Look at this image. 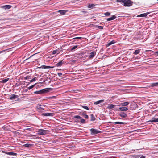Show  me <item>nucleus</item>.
Returning <instances> with one entry per match:
<instances>
[{
    "label": "nucleus",
    "instance_id": "obj_1",
    "mask_svg": "<svg viewBox=\"0 0 158 158\" xmlns=\"http://www.w3.org/2000/svg\"><path fill=\"white\" fill-rule=\"evenodd\" d=\"M117 2L123 3L125 6L130 7L132 5L133 2L131 0H116Z\"/></svg>",
    "mask_w": 158,
    "mask_h": 158
},
{
    "label": "nucleus",
    "instance_id": "obj_2",
    "mask_svg": "<svg viewBox=\"0 0 158 158\" xmlns=\"http://www.w3.org/2000/svg\"><path fill=\"white\" fill-rule=\"evenodd\" d=\"M49 131L43 129H39L37 131V134L39 135H44L48 133Z\"/></svg>",
    "mask_w": 158,
    "mask_h": 158
},
{
    "label": "nucleus",
    "instance_id": "obj_3",
    "mask_svg": "<svg viewBox=\"0 0 158 158\" xmlns=\"http://www.w3.org/2000/svg\"><path fill=\"white\" fill-rule=\"evenodd\" d=\"M48 91L46 89H43L39 91H37L34 92V94H42L47 92Z\"/></svg>",
    "mask_w": 158,
    "mask_h": 158
},
{
    "label": "nucleus",
    "instance_id": "obj_4",
    "mask_svg": "<svg viewBox=\"0 0 158 158\" xmlns=\"http://www.w3.org/2000/svg\"><path fill=\"white\" fill-rule=\"evenodd\" d=\"M91 134H95L100 133L101 131L96 129L92 128L90 129Z\"/></svg>",
    "mask_w": 158,
    "mask_h": 158
},
{
    "label": "nucleus",
    "instance_id": "obj_5",
    "mask_svg": "<svg viewBox=\"0 0 158 158\" xmlns=\"http://www.w3.org/2000/svg\"><path fill=\"white\" fill-rule=\"evenodd\" d=\"M53 113H43L42 114V115L45 116H53Z\"/></svg>",
    "mask_w": 158,
    "mask_h": 158
},
{
    "label": "nucleus",
    "instance_id": "obj_6",
    "mask_svg": "<svg viewBox=\"0 0 158 158\" xmlns=\"http://www.w3.org/2000/svg\"><path fill=\"white\" fill-rule=\"evenodd\" d=\"M149 13V12L143 14H141L140 15H138L137 16V17H146L147 15Z\"/></svg>",
    "mask_w": 158,
    "mask_h": 158
},
{
    "label": "nucleus",
    "instance_id": "obj_7",
    "mask_svg": "<svg viewBox=\"0 0 158 158\" xmlns=\"http://www.w3.org/2000/svg\"><path fill=\"white\" fill-rule=\"evenodd\" d=\"M119 115L122 117L126 118L127 117V115L126 114L123 112H121L119 113Z\"/></svg>",
    "mask_w": 158,
    "mask_h": 158
},
{
    "label": "nucleus",
    "instance_id": "obj_8",
    "mask_svg": "<svg viewBox=\"0 0 158 158\" xmlns=\"http://www.w3.org/2000/svg\"><path fill=\"white\" fill-rule=\"evenodd\" d=\"M67 12V10H59L58 11V12L60 13L61 15H64Z\"/></svg>",
    "mask_w": 158,
    "mask_h": 158
},
{
    "label": "nucleus",
    "instance_id": "obj_9",
    "mask_svg": "<svg viewBox=\"0 0 158 158\" xmlns=\"http://www.w3.org/2000/svg\"><path fill=\"white\" fill-rule=\"evenodd\" d=\"M120 110L122 111H126L128 110V108L125 107H123L119 108Z\"/></svg>",
    "mask_w": 158,
    "mask_h": 158
},
{
    "label": "nucleus",
    "instance_id": "obj_10",
    "mask_svg": "<svg viewBox=\"0 0 158 158\" xmlns=\"http://www.w3.org/2000/svg\"><path fill=\"white\" fill-rule=\"evenodd\" d=\"M64 62L63 60L60 61L58 63L56 64V67H59L61 66L64 63Z\"/></svg>",
    "mask_w": 158,
    "mask_h": 158
},
{
    "label": "nucleus",
    "instance_id": "obj_11",
    "mask_svg": "<svg viewBox=\"0 0 158 158\" xmlns=\"http://www.w3.org/2000/svg\"><path fill=\"white\" fill-rule=\"evenodd\" d=\"M116 17L115 15H114L112 16L110 18H109L107 19V21H108L112 20H113V19H115L116 18Z\"/></svg>",
    "mask_w": 158,
    "mask_h": 158
},
{
    "label": "nucleus",
    "instance_id": "obj_12",
    "mask_svg": "<svg viewBox=\"0 0 158 158\" xmlns=\"http://www.w3.org/2000/svg\"><path fill=\"white\" fill-rule=\"evenodd\" d=\"M17 97H18V96L17 95L12 94L10 97V99L11 100H12L13 99H15Z\"/></svg>",
    "mask_w": 158,
    "mask_h": 158
},
{
    "label": "nucleus",
    "instance_id": "obj_13",
    "mask_svg": "<svg viewBox=\"0 0 158 158\" xmlns=\"http://www.w3.org/2000/svg\"><path fill=\"white\" fill-rule=\"evenodd\" d=\"M54 67H51L50 66L42 65L40 68L43 69H49L54 68Z\"/></svg>",
    "mask_w": 158,
    "mask_h": 158
},
{
    "label": "nucleus",
    "instance_id": "obj_14",
    "mask_svg": "<svg viewBox=\"0 0 158 158\" xmlns=\"http://www.w3.org/2000/svg\"><path fill=\"white\" fill-rule=\"evenodd\" d=\"M116 106L115 105L109 104L108 105L107 108L109 109H112Z\"/></svg>",
    "mask_w": 158,
    "mask_h": 158
},
{
    "label": "nucleus",
    "instance_id": "obj_15",
    "mask_svg": "<svg viewBox=\"0 0 158 158\" xmlns=\"http://www.w3.org/2000/svg\"><path fill=\"white\" fill-rule=\"evenodd\" d=\"M104 100H100L98 101H96L94 102V104H98L99 103H101L103 102H104Z\"/></svg>",
    "mask_w": 158,
    "mask_h": 158
},
{
    "label": "nucleus",
    "instance_id": "obj_16",
    "mask_svg": "<svg viewBox=\"0 0 158 158\" xmlns=\"http://www.w3.org/2000/svg\"><path fill=\"white\" fill-rule=\"evenodd\" d=\"M11 7V6L9 5H6L3 6V8L6 10L9 9Z\"/></svg>",
    "mask_w": 158,
    "mask_h": 158
},
{
    "label": "nucleus",
    "instance_id": "obj_17",
    "mask_svg": "<svg viewBox=\"0 0 158 158\" xmlns=\"http://www.w3.org/2000/svg\"><path fill=\"white\" fill-rule=\"evenodd\" d=\"M149 121L151 122H158V118H152L151 120H150Z\"/></svg>",
    "mask_w": 158,
    "mask_h": 158
},
{
    "label": "nucleus",
    "instance_id": "obj_18",
    "mask_svg": "<svg viewBox=\"0 0 158 158\" xmlns=\"http://www.w3.org/2000/svg\"><path fill=\"white\" fill-rule=\"evenodd\" d=\"M95 54V53L94 52H92L90 53L89 57L90 58H93Z\"/></svg>",
    "mask_w": 158,
    "mask_h": 158
},
{
    "label": "nucleus",
    "instance_id": "obj_19",
    "mask_svg": "<svg viewBox=\"0 0 158 158\" xmlns=\"http://www.w3.org/2000/svg\"><path fill=\"white\" fill-rule=\"evenodd\" d=\"M6 154L8 155L11 156H16L17 154L16 153L12 152H7Z\"/></svg>",
    "mask_w": 158,
    "mask_h": 158
},
{
    "label": "nucleus",
    "instance_id": "obj_20",
    "mask_svg": "<svg viewBox=\"0 0 158 158\" xmlns=\"http://www.w3.org/2000/svg\"><path fill=\"white\" fill-rule=\"evenodd\" d=\"M151 86L152 87H154L158 86V82L152 83L151 84Z\"/></svg>",
    "mask_w": 158,
    "mask_h": 158
},
{
    "label": "nucleus",
    "instance_id": "obj_21",
    "mask_svg": "<svg viewBox=\"0 0 158 158\" xmlns=\"http://www.w3.org/2000/svg\"><path fill=\"white\" fill-rule=\"evenodd\" d=\"M9 80V78H8L0 81V82L1 83H4L6 82Z\"/></svg>",
    "mask_w": 158,
    "mask_h": 158
},
{
    "label": "nucleus",
    "instance_id": "obj_22",
    "mask_svg": "<svg viewBox=\"0 0 158 158\" xmlns=\"http://www.w3.org/2000/svg\"><path fill=\"white\" fill-rule=\"evenodd\" d=\"M90 116L91 121H94L95 120V118L93 114H90Z\"/></svg>",
    "mask_w": 158,
    "mask_h": 158
},
{
    "label": "nucleus",
    "instance_id": "obj_23",
    "mask_svg": "<svg viewBox=\"0 0 158 158\" xmlns=\"http://www.w3.org/2000/svg\"><path fill=\"white\" fill-rule=\"evenodd\" d=\"M114 43H115V41L114 40H112V41H110V42L109 43H108L107 44V46H110V45L114 44Z\"/></svg>",
    "mask_w": 158,
    "mask_h": 158
},
{
    "label": "nucleus",
    "instance_id": "obj_24",
    "mask_svg": "<svg viewBox=\"0 0 158 158\" xmlns=\"http://www.w3.org/2000/svg\"><path fill=\"white\" fill-rule=\"evenodd\" d=\"M129 103L128 102H125L123 103H122L121 104V105L122 106H125L128 105L129 104Z\"/></svg>",
    "mask_w": 158,
    "mask_h": 158
},
{
    "label": "nucleus",
    "instance_id": "obj_25",
    "mask_svg": "<svg viewBox=\"0 0 158 158\" xmlns=\"http://www.w3.org/2000/svg\"><path fill=\"white\" fill-rule=\"evenodd\" d=\"M32 145L31 144L26 143L23 145V146L25 147H29Z\"/></svg>",
    "mask_w": 158,
    "mask_h": 158
},
{
    "label": "nucleus",
    "instance_id": "obj_26",
    "mask_svg": "<svg viewBox=\"0 0 158 158\" xmlns=\"http://www.w3.org/2000/svg\"><path fill=\"white\" fill-rule=\"evenodd\" d=\"M140 51L139 50H135L134 52V53L135 54L137 55L138 54H139V53Z\"/></svg>",
    "mask_w": 158,
    "mask_h": 158
},
{
    "label": "nucleus",
    "instance_id": "obj_27",
    "mask_svg": "<svg viewBox=\"0 0 158 158\" xmlns=\"http://www.w3.org/2000/svg\"><path fill=\"white\" fill-rule=\"evenodd\" d=\"M115 124H123L125 123H124L119 122H116L114 123Z\"/></svg>",
    "mask_w": 158,
    "mask_h": 158
},
{
    "label": "nucleus",
    "instance_id": "obj_28",
    "mask_svg": "<svg viewBox=\"0 0 158 158\" xmlns=\"http://www.w3.org/2000/svg\"><path fill=\"white\" fill-rule=\"evenodd\" d=\"M95 5L94 4H89L88 6V7L89 8H93L94 6H95Z\"/></svg>",
    "mask_w": 158,
    "mask_h": 158
},
{
    "label": "nucleus",
    "instance_id": "obj_29",
    "mask_svg": "<svg viewBox=\"0 0 158 158\" xmlns=\"http://www.w3.org/2000/svg\"><path fill=\"white\" fill-rule=\"evenodd\" d=\"M74 118L77 119H81L82 118L79 115H76L74 116Z\"/></svg>",
    "mask_w": 158,
    "mask_h": 158
},
{
    "label": "nucleus",
    "instance_id": "obj_30",
    "mask_svg": "<svg viewBox=\"0 0 158 158\" xmlns=\"http://www.w3.org/2000/svg\"><path fill=\"white\" fill-rule=\"evenodd\" d=\"M36 84V83H35V84L31 86H30L28 87V89L30 90V89H32L34 87L35 85Z\"/></svg>",
    "mask_w": 158,
    "mask_h": 158
},
{
    "label": "nucleus",
    "instance_id": "obj_31",
    "mask_svg": "<svg viewBox=\"0 0 158 158\" xmlns=\"http://www.w3.org/2000/svg\"><path fill=\"white\" fill-rule=\"evenodd\" d=\"M110 13L108 12H107L104 14V15L106 16H108L110 15Z\"/></svg>",
    "mask_w": 158,
    "mask_h": 158
},
{
    "label": "nucleus",
    "instance_id": "obj_32",
    "mask_svg": "<svg viewBox=\"0 0 158 158\" xmlns=\"http://www.w3.org/2000/svg\"><path fill=\"white\" fill-rule=\"evenodd\" d=\"M82 107L87 110H89V108L86 106H82Z\"/></svg>",
    "mask_w": 158,
    "mask_h": 158
},
{
    "label": "nucleus",
    "instance_id": "obj_33",
    "mask_svg": "<svg viewBox=\"0 0 158 158\" xmlns=\"http://www.w3.org/2000/svg\"><path fill=\"white\" fill-rule=\"evenodd\" d=\"M77 46H74L71 48V50H73L77 48Z\"/></svg>",
    "mask_w": 158,
    "mask_h": 158
},
{
    "label": "nucleus",
    "instance_id": "obj_34",
    "mask_svg": "<svg viewBox=\"0 0 158 158\" xmlns=\"http://www.w3.org/2000/svg\"><path fill=\"white\" fill-rule=\"evenodd\" d=\"M81 119V122L82 123H85V120L84 119H82V118Z\"/></svg>",
    "mask_w": 158,
    "mask_h": 158
},
{
    "label": "nucleus",
    "instance_id": "obj_35",
    "mask_svg": "<svg viewBox=\"0 0 158 158\" xmlns=\"http://www.w3.org/2000/svg\"><path fill=\"white\" fill-rule=\"evenodd\" d=\"M36 77H35L34 78L32 79V80H31L30 81V82H32L34 81H35L36 80Z\"/></svg>",
    "mask_w": 158,
    "mask_h": 158
},
{
    "label": "nucleus",
    "instance_id": "obj_36",
    "mask_svg": "<svg viewBox=\"0 0 158 158\" xmlns=\"http://www.w3.org/2000/svg\"><path fill=\"white\" fill-rule=\"evenodd\" d=\"M98 28L100 29H103V27L102 26H98Z\"/></svg>",
    "mask_w": 158,
    "mask_h": 158
},
{
    "label": "nucleus",
    "instance_id": "obj_37",
    "mask_svg": "<svg viewBox=\"0 0 158 158\" xmlns=\"http://www.w3.org/2000/svg\"><path fill=\"white\" fill-rule=\"evenodd\" d=\"M81 38V37H75L73 38V40H77V39H79Z\"/></svg>",
    "mask_w": 158,
    "mask_h": 158
},
{
    "label": "nucleus",
    "instance_id": "obj_38",
    "mask_svg": "<svg viewBox=\"0 0 158 158\" xmlns=\"http://www.w3.org/2000/svg\"><path fill=\"white\" fill-rule=\"evenodd\" d=\"M37 108L38 109H43V108L41 107V105H39V106H37Z\"/></svg>",
    "mask_w": 158,
    "mask_h": 158
},
{
    "label": "nucleus",
    "instance_id": "obj_39",
    "mask_svg": "<svg viewBox=\"0 0 158 158\" xmlns=\"http://www.w3.org/2000/svg\"><path fill=\"white\" fill-rule=\"evenodd\" d=\"M138 156H140V158H145V156H143V155H141V156H140V155H138Z\"/></svg>",
    "mask_w": 158,
    "mask_h": 158
},
{
    "label": "nucleus",
    "instance_id": "obj_40",
    "mask_svg": "<svg viewBox=\"0 0 158 158\" xmlns=\"http://www.w3.org/2000/svg\"><path fill=\"white\" fill-rule=\"evenodd\" d=\"M58 75L60 77L62 75V73H57Z\"/></svg>",
    "mask_w": 158,
    "mask_h": 158
},
{
    "label": "nucleus",
    "instance_id": "obj_41",
    "mask_svg": "<svg viewBox=\"0 0 158 158\" xmlns=\"http://www.w3.org/2000/svg\"><path fill=\"white\" fill-rule=\"evenodd\" d=\"M56 51H57L56 50L53 51L52 52V54H55L56 53Z\"/></svg>",
    "mask_w": 158,
    "mask_h": 158
},
{
    "label": "nucleus",
    "instance_id": "obj_42",
    "mask_svg": "<svg viewBox=\"0 0 158 158\" xmlns=\"http://www.w3.org/2000/svg\"><path fill=\"white\" fill-rule=\"evenodd\" d=\"M84 117L86 118H88V116L86 114H85Z\"/></svg>",
    "mask_w": 158,
    "mask_h": 158
},
{
    "label": "nucleus",
    "instance_id": "obj_43",
    "mask_svg": "<svg viewBox=\"0 0 158 158\" xmlns=\"http://www.w3.org/2000/svg\"><path fill=\"white\" fill-rule=\"evenodd\" d=\"M6 50H7L6 49V50H3V51H0V54L4 52H5Z\"/></svg>",
    "mask_w": 158,
    "mask_h": 158
},
{
    "label": "nucleus",
    "instance_id": "obj_44",
    "mask_svg": "<svg viewBox=\"0 0 158 158\" xmlns=\"http://www.w3.org/2000/svg\"><path fill=\"white\" fill-rule=\"evenodd\" d=\"M33 55H32V56H31L30 57L28 58V59H27L25 60H27L29 59V58H30V57H31V56H32Z\"/></svg>",
    "mask_w": 158,
    "mask_h": 158
},
{
    "label": "nucleus",
    "instance_id": "obj_45",
    "mask_svg": "<svg viewBox=\"0 0 158 158\" xmlns=\"http://www.w3.org/2000/svg\"><path fill=\"white\" fill-rule=\"evenodd\" d=\"M85 113H82V115H85Z\"/></svg>",
    "mask_w": 158,
    "mask_h": 158
},
{
    "label": "nucleus",
    "instance_id": "obj_46",
    "mask_svg": "<svg viewBox=\"0 0 158 158\" xmlns=\"http://www.w3.org/2000/svg\"><path fill=\"white\" fill-rule=\"evenodd\" d=\"M28 89H25V91L26 92H27V91H28Z\"/></svg>",
    "mask_w": 158,
    "mask_h": 158
},
{
    "label": "nucleus",
    "instance_id": "obj_47",
    "mask_svg": "<svg viewBox=\"0 0 158 158\" xmlns=\"http://www.w3.org/2000/svg\"><path fill=\"white\" fill-rule=\"evenodd\" d=\"M156 53L157 54V55L158 54V51L156 52Z\"/></svg>",
    "mask_w": 158,
    "mask_h": 158
},
{
    "label": "nucleus",
    "instance_id": "obj_48",
    "mask_svg": "<svg viewBox=\"0 0 158 158\" xmlns=\"http://www.w3.org/2000/svg\"><path fill=\"white\" fill-rule=\"evenodd\" d=\"M78 122V121H76V122Z\"/></svg>",
    "mask_w": 158,
    "mask_h": 158
},
{
    "label": "nucleus",
    "instance_id": "obj_49",
    "mask_svg": "<svg viewBox=\"0 0 158 158\" xmlns=\"http://www.w3.org/2000/svg\"><path fill=\"white\" fill-rule=\"evenodd\" d=\"M157 0L158 1V0Z\"/></svg>",
    "mask_w": 158,
    "mask_h": 158
},
{
    "label": "nucleus",
    "instance_id": "obj_50",
    "mask_svg": "<svg viewBox=\"0 0 158 158\" xmlns=\"http://www.w3.org/2000/svg\"><path fill=\"white\" fill-rule=\"evenodd\" d=\"M157 43L158 44V42H157Z\"/></svg>",
    "mask_w": 158,
    "mask_h": 158
}]
</instances>
